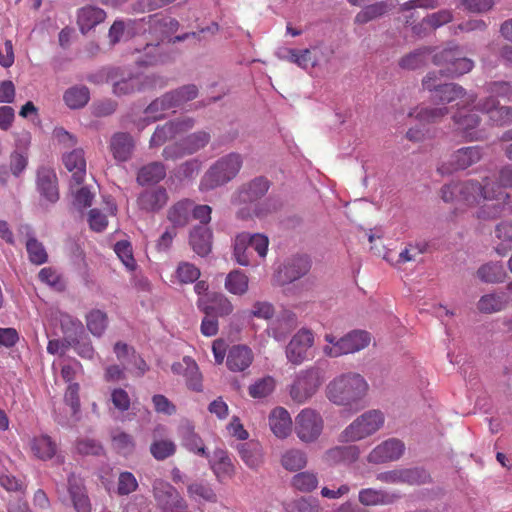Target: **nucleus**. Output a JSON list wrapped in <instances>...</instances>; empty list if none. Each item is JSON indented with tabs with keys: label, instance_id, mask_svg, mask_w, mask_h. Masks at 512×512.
<instances>
[{
	"label": "nucleus",
	"instance_id": "nucleus-1",
	"mask_svg": "<svg viewBox=\"0 0 512 512\" xmlns=\"http://www.w3.org/2000/svg\"><path fill=\"white\" fill-rule=\"evenodd\" d=\"M512 188V165L503 166L496 179L484 177L479 182L471 179L444 185L441 198L444 202L461 201L476 206L475 216L480 220H493L511 208V196L506 191Z\"/></svg>",
	"mask_w": 512,
	"mask_h": 512
},
{
	"label": "nucleus",
	"instance_id": "nucleus-2",
	"mask_svg": "<svg viewBox=\"0 0 512 512\" xmlns=\"http://www.w3.org/2000/svg\"><path fill=\"white\" fill-rule=\"evenodd\" d=\"M437 74L429 72L423 79V88L432 92L431 98L442 106L432 107L427 105H419L408 112V117L414 118L421 124L436 123L441 121L448 113L449 109L446 104L452 103L458 99L466 100V90L456 83H437Z\"/></svg>",
	"mask_w": 512,
	"mask_h": 512
},
{
	"label": "nucleus",
	"instance_id": "nucleus-3",
	"mask_svg": "<svg viewBox=\"0 0 512 512\" xmlns=\"http://www.w3.org/2000/svg\"><path fill=\"white\" fill-rule=\"evenodd\" d=\"M368 391L369 384L361 374L344 372L329 381L325 395L336 406L358 411L364 406Z\"/></svg>",
	"mask_w": 512,
	"mask_h": 512
},
{
	"label": "nucleus",
	"instance_id": "nucleus-4",
	"mask_svg": "<svg viewBox=\"0 0 512 512\" xmlns=\"http://www.w3.org/2000/svg\"><path fill=\"white\" fill-rule=\"evenodd\" d=\"M486 92L489 94L485 99L477 102V109L488 115L490 121L496 125L512 123V107L501 106L498 97L512 100V85L505 81H496L487 84Z\"/></svg>",
	"mask_w": 512,
	"mask_h": 512
},
{
	"label": "nucleus",
	"instance_id": "nucleus-5",
	"mask_svg": "<svg viewBox=\"0 0 512 512\" xmlns=\"http://www.w3.org/2000/svg\"><path fill=\"white\" fill-rule=\"evenodd\" d=\"M268 246L266 235L241 232L233 240V257L241 266H257L266 258Z\"/></svg>",
	"mask_w": 512,
	"mask_h": 512
},
{
	"label": "nucleus",
	"instance_id": "nucleus-6",
	"mask_svg": "<svg viewBox=\"0 0 512 512\" xmlns=\"http://www.w3.org/2000/svg\"><path fill=\"white\" fill-rule=\"evenodd\" d=\"M198 95V88L194 84L182 86L174 91L165 93L151 102L145 109L144 123L139 124L143 129L146 125L161 119L171 109L182 107L188 101L195 99Z\"/></svg>",
	"mask_w": 512,
	"mask_h": 512
},
{
	"label": "nucleus",
	"instance_id": "nucleus-7",
	"mask_svg": "<svg viewBox=\"0 0 512 512\" xmlns=\"http://www.w3.org/2000/svg\"><path fill=\"white\" fill-rule=\"evenodd\" d=\"M385 423V414L379 409H370L358 415L338 435V442L351 444L377 433Z\"/></svg>",
	"mask_w": 512,
	"mask_h": 512
},
{
	"label": "nucleus",
	"instance_id": "nucleus-8",
	"mask_svg": "<svg viewBox=\"0 0 512 512\" xmlns=\"http://www.w3.org/2000/svg\"><path fill=\"white\" fill-rule=\"evenodd\" d=\"M462 107L457 104V111L453 113L452 120L456 131L466 141H481L486 138V132L481 127V119L474 112L477 110L476 95L469 94Z\"/></svg>",
	"mask_w": 512,
	"mask_h": 512
},
{
	"label": "nucleus",
	"instance_id": "nucleus-9",
	"mask_svg": "<svg viewBox=\"0 0 512 512\" xmlns=\"http://www.w3.org/2000/svg\"><path fill=\"white\" fill-rule=\"evenodd\" d=\"M242 164V156L238 153L220 157L204 174L200 184L201 190H210L230 182L238 175Z\"/></svg>",
	"mask_w": 512,
	"mask_h": 512
},
{
	"label": "nucleus",
	"instance_id": "nucleus-10",
	"mask_svg": "<svg viewBox=\"0 0 512 512\" xmlns=\"http://www.w3.org/2000/svg\"><path fill=\"white\" fill-rule=\"evenodd\" d=\"M433 63L442 67L440 74L447 77H458L470 72L474 61L466 57L457 45H451L433 55Z\"/></svg>",
	"mask_w": 512,
	"mask_h": 512
},
{
	"label": "nucleus",
	"instance_id": "nucleus-11",
	"mask_svg": "<svg viewBox=\"0 0 512 512\" xmlns=\"http://www.w3.org/2000/svg\"><path fill=\"white\" fill-rule=\"evenodd\" d=\"M269 189V182L263 178H255L247 185L243 186L232 199L233 204L235 205H249V207H245L240 209L237 212V216L240 219H247L251 216V212L253 211L257 216H262L263 212L259 209L258 205L254 203L260 199Z\"/></svg>",
	"mask_w": 512,
	"mask_h": 512
},
{
	"label": "nucleus",
	"instance_id": "nucleus-12",
	"mask_svg": "<svg viewBox=\"0 0 512 512\" xmlns=\"http://www.w3.org/2000/svg\"><path fill=\"white\" fill-rule=\"evenodd\" d=\"M322 384L321 373L317 368H308L295 374L288 388L291 399L297 404L308 402Z\"/></svg>",
	"mask_w": 512,
	"mask_h": 512
},
{
	"label": "nucleus",
	"instance_id": "nucleus-13",
	"mask_svg": "<svg viewBox=\"0 0 512 512\" xmlns=\"http://www.w3.org/2000/svg\"><path fill=\"white\" fill-rule=\"evenodd\" d=\"M323 428L324 420L321 414L312 408L302 409L295 417V433L304 443L316 441L322 434Z\"/></svg>",
	"mask_w": 512,
	"mask_h": 512
},
{
	"label": "nucleus",
	"instance_id": "nucleus-14",
	"mask_svg": "<svg viewBox=\"0 0 512 512\" xmlns=\"http://www.w3.org/2000/svg\"><path fill=\"white\" fill-rule=\"evenodd\" d=\"M157 507L162 512H186L188 504L170 483L156 479L152 485Z\"/></svg>",
	"mask_w": 512,
	"mask_h": 512
},
{
	"label": "nucleus",
	"instance_id": "nucleus-15",
	"mask_svg": "<svg viewBox=\"0 0 512 512\" xmlns=\"http://www.w3.org/2000/svg\"><path fill=\"white\" fill-rule=\"evenodd\" d=\"M314 344V334L309 329H300L286 346V358L294 364L300 365L308 359V351Z\"/></svg>",
	"mask_w": 512,
	"mask_h": 512
},
{
	"label": "nucleus",
	"instance_id": "nucleus-16",
	"mask_svg": "<svg viewBox=\"0 0 512 512\" xmlns=\"http://www.w3.org/2000/svg\"><path fill=\"white\" fill-rule=\"evenodd\" d=\"M194 120L190 117H182L173 121H169L164 125L157 126L150 138V148L162 146L168 140L175 138L177 135L192 129Z\"/></svg>",
	"mask_w": 512,
	"mask_h": 512
},
{
	"label": "nucleus",
	"instance_id": "nucleus-17",
	"mask_svg": "<svg viewBox=\"0 0 512 512\" xmlns=\"http://www.w3.org/2000/svg\"><path fill=\"white\" fill-rule=\"evenodd\" d=\"M483 156V149L480 146L463 147L451 155L450 163L447 166L442 164L438 172L442 175L449 174L454 170H464L478 163Z\"/></svg>",
	"mask_w": 512,
	"mask_h": 512
},
{
	"label": "nucleus",
	"instance_id": "nucleus-18",
	"mask_svg": "<svg viewBox=\"0 0 512 512\" xmlns=\"http://www.w3.org/2000/svg\"><path fill=\"white\" fill-rule=\"evenodd\" d=\"M156 78L153 75L142 73L131 74L128 77L116 81L113 85V92L118 95H128L136 91L155 87Z\"/></svg>",
	"mask_w": 512,
	"mask_h": 512
},
{
	"label": "nucleus",
	"instance_id": "nucleus-19",
	"mask_svg": "<svg viewBox=\"0 0 512 512\" xmlns=\"http://www.w3.org/2000/svg\"><path fill=\"white\" fill-rule=\"evenodd\" d=\"M333 51L323 42L312 45L310 48L300 50L298 67L308 70L326 64L330 61Z\"/></svg>",
	"mask_w": 512,
	"mask_h": 512
},
{
	"label": "nucleus",
	"instance_id": "nucleus-20",
	"mask_svg": "<svg viewBox=\"0 0 512 512\" xmlns=\"http://www.w3.org/2000/svg\"><path fill=\"white\" fill-rule=\"evenodd\" d=\"M208 459L211 469L219 480L230 477L234 466L226 450H196Z\"/></svg>",
	"mask_w": 512,
	"mask_h": 512
},
{
	"label": "nucleus",
	"instance_id": "nucleus-21",
	"mask_svg": "<svg viewBox=\"0 0 512 512\" xmlns=\"http://www.w3.org/2000/svg\"><path fill=\"white\" fill-rule=\"evenodd\" d=\"M37 190L40 195L51 203L59 199L57 176L53 169L49 167H40L37 171Z\"/></svg>",
	"mask_w": 512,
	"mask_h": 512
},
{
	"label": "nucleus",
	"instance_id": "nucleus-22",
	"mask_svg": "<svg viewBox=\"0 0 512 512\" xmlns=\"http://www.w3.org/2000/svg\"><path fill=\"white\" fill-rule=\"evenodd\" d=\"M146 33V22L144 18L128 20H116L109 29L108 37L112 45L118 43L124 36H135Z\"/></svg>",
	"mask_w": 512,
	"mask_h": 512
},
{
	"label": "nucleus",
	"instance_id": "nucleus-23",
	"mask_svg": "<svg viewBox=\"0 0 512 512\" xmlns=\"http://www.w3.org/2000/svg\"><path fill=\"white\" fill-rule=\"evenodd\" d=\"M68 492L76 512H91V502L83 480L72 474L68 478Z\"/></svg>",
	"mask_w": 512,
	"mask_h": 512
},
{
	"label": "nucleus",
	"instance_id": "nucleus-24",
	"mask_svg": "<svg viewBox=\"0 0 512 512\" xmlns=\"http://www.w3.org/2000/svg\"><path fill=\"white\" fill-rule=\"evenodd\" d=\"M173 373L183 375L189 389L202 390V377L196 362L190 357H184L182 361L174 363L171 367Z\"/></svg>",
	"mask_w": 512,
	"mask_h": 512
},
{
	"label": "nucleus",
	"instance_id": "nucleus-25",
	"mask_svg": "<svg viewBox=\"0 0 512 512\" xmlns=\"http://www.w3.org/2000/svg\"><path fill=\"white\" fill-rule=\"evenodd\" d=\"M106 12L95 5H85L77 11V25L82 34L93 30L97 25L104 22Z\"/></svg>",
	"mask_w": 512,
	"mask_h": 512
},
{
	"label": "nucleus",
	"instance_id": "nucleus-26",
	"mask_svg": "<svg viewBox=\"0 0 512 512\" xmlns=\"http://www.w3.org/2000/svg\"><path fill=\"white\" fill-rule=\"evenodd\" d=\"M110 152L117 162L128 161L135 148L133 137L126 132H117L112 135L109 143Z\"/></svg>",
	"mask_w": 512,
	"mask_h": 512
},
{
	"label": "nucleus",
	"instance_id": "nucleus-27",
	"mask_svg": "<svg viewBox=\"0 0 512 512\" xmlns=\"http://www.w3.org/2000/svg\"><path fill=\"white\" fill-rule=\"evenodd\" d=\"M269 427L272 433L280 439L287 438L293 428V421L290 413L283 407H275L268 417Z\"/></svg>",
	"mask_w": 512,
	"mask_h": 512
},
{
	"label": "nucleus",
	"instance_id": "nucleus-28",
	"mask_svg": "<svg viewBox=\"0 0 512 512\" xmlns=\"http://www.w3.org/2000/svg\"><path fill=\"white\" fill-rule=\"evenodd\" d=\"M310 267V259L307 256H293L285 262L279 273L284 283H290L306 275Z\"/></svg>",
	"mask_w": 512,
	"mask_h": 512
},
{
	"label": "nucleus",
	"instance_id": "nucleus-29",
	"mask_svg": "<svg viewBox=\"0 0 512 512\" xmlns=\"http://www.w3.org/2000/svg\"><path fill=\"white\" fill-rule=\"evenodd\" d=\"M254 359L252 350L245 345H235L227 354L226 364L232 372H242L250 367Z\"/></svg>",
	"mask_w": 512,
	"mask_h": 512
},
{
	"label": "nucleus",
	"instance_id": "nucleus-30",
	"mask_svg": "<svg viewBox=\"0 0 512 512\" xmlns=\"http://www.w3.org/2000/svg\"><path fill=\"white\" fill-rule=\"evenodd\" d=\"M19 233L26 237V250L29 260L36 265L44 264L48 255L43 244L35 238L32 228L29 225H22L19 228Z\"/></svg>",
	"mask_w": 512,
	"mask_h": 512
},
{
	"label": "nucleus",
	"instance_id": "nucleus-31",
	"mask_svg": "<svg viewBox=\"0 0 512 512\" xmlns=\"http://www.w3.org/2000/svg\"><path fill=\"white\" fill-rule=\"evenodd\" d=\"M63 163L66 169L72 173V180L80 185L86 176V160L82 149H74L73 151L63 155Z\"/></svg>",
	"mask_w": 512,
	"mask_h": 512
},
{
	"label": "nucleus",
	"instance_id": "nucleus-32",
	"mask_svg": "<svg viewBox=\"0 0 512 512\" xmlns=\"http://www.w3.org/2000/svg\"><path fill=\"white\" fill-rule=\"evenodd\" d=\"M198 307L204 313L209 312L214 316H227L233 311L231 301L222 294H215L209 299L199 298Z\"/></svg>",
	"mask_w": 512,
	"mask_h": 512
},
{
	"label": "nucleus",
	"instance_id": "nucleus-33",
	"mask_svg": "<svg viewBox=\"0 0 512 512\" xmlns=\"http://www.w3.org/2000/svg\"><path fill=\"white\" fill-rule=\"evenodd\" d=\"M168 201V194L165 188L157 187L145 190L138 197V205L142 210L156 212L162 209Z\"/></svg>",
	"mask_w": 512,
	"mask_h": 512
},
{
	"label": "nucleus",
	"instance_id": "nucleus-34",
	"mask_svg": "<svg viewBox=\"0 0 512 512\" xmlns=\"http://www.w3.org/2000/svg\"><path fill=\"white\" fill-rule=\"evenodd\" d=\"M146 22V32L154 35H169L179 28V22L169 16H161L158 14L144 17Z\"/></svg>",
	"mask_w": 512,
	"mask_h": 512
},
{
	"label": "nucleus",
	"instance_id": "nucleus-35",
	"mask_svg": "<svg viewBox=\"0 0 512 512\" xmlns=\"http://www.w3.org/2000/svg\"><path fill=\"white\" fill-rule=\"evenodd\" d=\"M190 245L199 256L208 255L212 246L211 230L206 226L195 227L190 233Z\"/></svg>",
	"mask_w": 512,
	"mask_h": 512
},
{
	"label": "nucleus",
	"instance_id": "nucleus-36",
	"mask_svg": "<svg viewBox=\"0 0 512 512\" xmlns=\"http://www.w3.org/2000/svg\"><path fill=\"white\" fill-rule=\"evenodd\" d=\"M295 326V315L291 312H285L281 317H277L272 321L268 328L267 333L276 341H284L287 335Z\"/></svg>",
	"mask_w": 512,
	"mask_h": 512
},
{
	"label": "nucleus",
	"instance_id": "nucleus-37",
	"mask_svg": "<svg viewBox=\"0 0 512 512\" xmlns=\"http://www.w3.org/2000/svg\"><path fill=\"white\" fill-rule=\"evenodd\" d=\"M453 19V14L450 10H440L438 12L427 15L421 23L415 25L412 30L413 32L421 36L425 33L427 28L435 30L444 24L449 23Z\"/></svg>",
	"mask_w": 512,
	"mask_h": 512
},
{
	"label": "nucleus",
	"instance_id": "nucleus-38",
	"mask_svg": "<svg viewBox=\"0 0 512 512\" xmlns=\"http://www.w3.org/2000/svg\"><path fill=\"white\" fill-rule=\"evenodd\" d=\"M192 201L185 199L177 202L168 210V220L173 227H184L191 218Z\"/></svg>",
	"mask_w": 512,
	"mask_h": 512
},
{
	"label": "nucleus",
	"instance_id": "nucleus-39",
	"mask_svg": "<svg viewBox=\"0 0 512 512\" xmlns=\"http://www.w3.org/2000/svg\"><path fill=\"white\" fill-rule=\"evenodd\" d=\"M166 175V168L160 162H152L143 166L137 174V181L140 185H147L160 182Z\"/></svg>",
	"mask_w": 512,
	"mask_h": 512
},
{
	"label": "nucleus",
	"instance_id": "nucleus-40",
	"mask_svg": "<svg viewBox=\"0 0 512 512\" xmlns=\"http://www.w3.org/2000/svg\"><path fill=\"white\" fill-rule=\"evenodd\" d=\"M225 288L233 295H244L249 288V278L243 271L233 270L226 276Z\"/></svg>",
	"mask_w": 512,
	"mask_h": 512
},
{
	"label": "nucleus",
	"instance_id": "nucleus-41",
	"mask_svg": "<svg viewBox=\"0 0 512 512\" xmlns=\"http://www.w3.org/2000/svg\"><path fill=\"white\" fill-rule=\"evenodd\" d=\"M508 301V295L504 292L486 294L478 301V309L484 313L499 312L507 306Z\"/></svg>",
	"mask_w": 512,
	"mask_h": 512
},
{
	"label": "nucleus",
	"instance_id": "nucleus-42",
	"mask_svg": "<svg viewBox=\"0 0 512 512\" xmlns=\"http://www.w3.org/2000/svg\"><path fill=\"white\" fill-rule=\"evenodd\" d=\"M325 344L322 347L323 354L329 358H338L347 355V347L345 342V335L337 337L333 333H326L324 335Z\"/></svg>",
	"mask_w": 512,
	"mask_h": 512
},
{
	"label": "nucleus",
	"instance_id": "nucleus-43",
	"mask_svg": "<svg viewBox=\"0 0 512 512\" xmlns=\"http://www.w3.org/2000/svg\"><path fill=\"white\" fill-rule=\"evenodd\" d=\"M477 275L479 279L486 283H501L506 278V272L504 267L499 262H491L482 265Z\"/></svg>",
	"mask_w": 512,
	"mask_h": 512
},
{
	"label": "nucleus",
	"instance_id": "nucleus-44",
	"mask_svg": "<svg viewBox=\"0 0 512 512\" xmlns=\"http://www.w3.org/2000/svg\"><path fill=\"white\" fill-rule=\"evenodd\" d=\"M432 50L429 47H422L405 55L399 61V66L407 70H415L426 64Z\"/></svg>",
	"mask_w": 512,
	"mask_h": 512
},
{
	"label": "nucleus",
	"instance_id": "nucleus-45",
	"mask_svg": "<svg viewBox=\"0 0 512 512\" xmlns=\"http://www.w3.org/2000/svg\"><path fill=\"white\" fill-rule=\"evenodd\" d=\"M89 97L90 93L87 87L73 86L65 91L63 99L69 108L79 109L88 103Z\"/></svg>",
	"mask_w": 512,
	"mask_h": 512
},
{
	"label": "nucleus",
	"instance_id": "nucleus-46",
	"mask_svg": "<svg viewBox=\"0 0 512 512\" xmlns=\"http://www.w3.org/2000/svg\"><path fill=\"white\" fill-rule=\"evenodd\" d=\"M189 497L195 501L216 502L217 495L210 484L203 481H197L187 486Z\"/></svg>",
	"mask_w": 512,
	"mask_h": 512
},
{
	"label": "nucleus",
	"instance_id": "nucleus-47",
	"mask_svg": "<svg viewBox=\"0 0 512 512\" xmlns=\"http://www.w3.org/2000/svg\"><path fill=\"white\" fill-rule=\"evenodd\" d=\"M495 237L499 243L495 250L499 255H506L512 250V222H501L496 226Z\"/></svg>",
	"mask_w": 512,
	"mask_h": 512
},
{
	"label": "nucleus",
	"instance_id": "nucleus-48",
	"mask_svg": "<svg viewBox=\"0 0 512 512\" xmlns=\"http://www.w3.org/2000/svg\"><path fill=\"white\" fill-rule=\"evenodd\" d=\"M347 354H354L365 349L371 342V336L364 330H353L345 334Z\"/></svg>",
	"mask_w": 512,
	"mask_h": 512
},
{
	"label": "nucleus",
	"instance_id": "nucleus-49",
	"mask_svg": "<svg viewBox=\"0 0 512 512\" xmlns=\"http://www.w3.org/2000/svg\"><path fill=\"white\" fill-rule=\"evenodd\" d=\"M86 325L93 336L101 337L108 325L106 313L99 309L90 311L86 315Z\"/></svg>",
	"mask_w": 512,
	"mask_h": 512
},
{
	"label": "nucleus",
	"instance_id": "nucleus-50",
	"mask_svg": "<svg viewBox=\"0 0 512 512\" xmlns=\"http://www.w3.org/2000/svg\"><path fill=\"white\" fill-rule=\"evenodd\" d=\"M276 387V380L272 376H265L252 383L248 392L254 399H262L269 396Z\"/></svg>",
	"mask_w": 512,
	"mask_h": 512
},
{
	"label": "nucleus",
	"instance_id": "nucleus-51",
	"mask_svg": "<svg viewBox=\"0 0 512 512\" xmlns=\"http://www.w3.org/2000/svg\"><path fill=\"white\" fill-rule=\"evenodd\" d=\"M200 275V269L190 262H180L175 270V277L181 284L194 283Z\"/></svg>",
	"mask_w": 512,
	"mask_h": 512
},
{
	"label": "nucleus",
	"instance_id": "nucleus-52",
	"mask_svg": "<svg viewBox=\"0 0 512 512\" xmlns=\"http://www.w3.org/2000/svg\"><path fill=\"white\" fill-rule=\"evenodd\" d=\"M114 251L127 270L134 271L136 269L137 264L133 256L131 243L129 241H118L114 245Z\"/></svg>",
	"mask_w": 512,
	"mask_h": 512
},
{
	"label": "nucleus",
	"instance_id": "nucleus-53",
	"mask_svg": "<svg viewBox=\"0 0 512 512\" xmlns=\"http://www.w3.org/2000/svg\"><path fill=\"white\" fill-rule=\"evenodd\" d=\"M306 463L307 458L302 450H287L282 456V465L289 471L300 470Z\"/></svg>",
	"mask_w": 512,
	"mask_h": 512
},
{
	"label": "nucleus",
	"instance_id": "nucleus-54",
	"mask_svg": "<svg viewBox=\"0 0 512 512\" xmlns=\"http://www.w3.org/2000/svg\"><path fill=\"white\" fill-rule=\"evenodd\" d=\"M167 57L160 52L158 44H146L144 48V57L137 59L139 66H152L158 63H164Z\"/></svg>",
	"mask_w": 512,
	"mask_h": 512
},
{
	"label": "nucleus",
	"instance_id": "nucleus-55",
	"mask_svg": "<svg viewBox=\"0 0 512 512\" xmlns=\"http://www.w3.org/2000/svg\"><path fill=\"white\" fill-rule=\"evenodd\" d=\"M210 138V134L206 131H198L189 135L183 140L186 153L193 154L204 148L210 141Z\"/></svg>",
	"mask_w": 512,
	"mask_h": 512
},
{
	"label": "nucleus",
	"instance_id": "nucleus-56",
	"mask_svg": "<svg viewBox=\"0 0 512 512\" xmlns=\"http://www.w3.org/2000/svg\"><path fill=\"white\" fill-rule=\"evenodd\" d=\"M318 485V479L315 474L310 472H300L293 476L292 486L301 492H310Z\"/></svg>",
	"mask_w": 512,
	"mask_h": 512
},
{
	"label": "nucleus",
	"instance_id": "nucleus-57",
	"mask_svg": "<svg viewBox=\"0 0 512 512\" xmlns=\"http://www.w3.org/2000/svg\"><path fill=\"white\" fill-rule=\"evenodd\" d=\"M386 10L387 6L384 2L368 5L356 15L355 21L359 24L367 23L376 17L383 15Z\"/></svg>",
	"mask_w": 512,
	"mask_h": 512
},
{
	"label": "nucleus",
	"instance_id": "nucleus-58",
	"mask_svg": "<svg viewBox=\"0 0 512 512\" xmlns=\"http://www.w3.org/2000/svg\"><path fill=\"white\" fill-rule=\"evenodd\" d=\"M359 501L366 506L385 504L389 502V496L381 490L368 488L359 492Z\"/></svg>",
	"mask_w": 512,
	"mask_h": 512
},
{
	"label": "nucleus",
	"instance_id": "nucleus-59",
	"mask_svg": "<svg viewBox=\"0 0 512 512\" xmlns=\"http://www.w3.org/2000/svg\"><path fill=\"white\" fill-rule=\"evenodd\" d=\"M60 324L63 332L66 335V338L72 339L73 336H77L83 332L82 322L70 315H62Z\"/></svg>",
	"mask_w": 512,
	"mask_h": 512
},
{
	"label": "nucleus",
	"instance_id": "nucleus-60",
	"mask_svg": "<svg viewBox=\"0 0 512 512\" xmlns=\"http://www.w3.org/2000/svg\"><path fill=\"white\" fill-rule=\"evenodd\" d=\"M138 487L135 476L130 472H122L118 478L117 493L119 495H128L134 492Z\"/></svg>",
	"mask_w": 512,
	"mask_h": 512
},
{
	"label": "nucleus",
	"instance_id": "nucleus-61",
	"mask_svg": "<svg viewBox=\"0 0 512 512\" xmlns=\"http://www.w3.org/2000/svg\"><path fill=\"white\" fill-rule=\"evenodd\" d=\"M402 450H371L368 455L369 462L378 464L397 460L401 457Z\"/></svg>",
	"mask_w": 512,
	"mask_h": 512
},
{
	"label": "nucleus",
	"instance_id": "nucleus-62",
	"mask_svg": "<svg viewBox=\"0 0 512 512\" xmlns=\"http://www.w3.org/2000/svg\"><path fill=\"white\" fill-rule=\"evenodd\" d=\"M79 389L78 383H70L64 396L65 403L71 407L74 415L80 410Z\"/></svg>",
	"mask_w": 512,
	"mask_h": 512
},
{
	"label": "nucleus",
	"instance_id": "nucleus-63",
	"mask_svg": "<svg viewBox=\"0 0 512 512\" xmlns=\"http://www.w3.org/2000/svg\"><path fill=\"white\" fill-rule=\"evenodd\" d=\"M274 307L267 301H257L253 304L250 314L259 319L270 320L274 316Z\"/></svg>",
	"mask_w": 512,
	"mask_h": 512
},
{
	"label": "nucleus",
	"instance_id": "nucleus-64",
	"mask_svg": "<svg viewBox=\"0 0 512 512\" xmlns=\"http://www.w3.org/2000/svg\"><path fill=\"white\" fill-rule=\"evenodd\" d=\"M152 403L157 413L173 415L176 412V406L164 395H154Z\"/></svg>",
	"mask_w": 512,
	"mask_h": 512
}]
</instances>
